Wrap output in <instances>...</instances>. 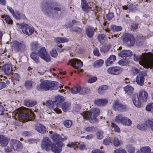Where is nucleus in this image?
<instances>
[{"label": "nucleus", "mask_w": 153, "mask_h": 153, "mask_svg": "<svg viewBox=\"0 0 153 153\" xmlns=\"http://www.w3.org/2000/svg\"><path fill=\"white\" fill-rule=\"evenodd\" d=\"M103 131L101 130L98 131L96 133L97 138L98 139L100 140L103 138Z\"/></svg>", "instance_id": "43"}, {"label": "nucleus", "mask_w": 153, "mask_h": 153, "mask_svg": "<svg viewBox=\"0 0 153 153\" xmlns=\"http://www.w3.org/2000/svg\"><path fill=\"white\" fill-rule=\"evenodd\" d=\"M81 7L83 10L85 11L91 8V7L88 5L87 3H86L85 0H82L81 1Z\"/></svg>", "instance_id": "31"}, {"label": "nucleus", "mask_w": 153, "mask_h": 153, "mask_svg": "<svg viewBox=\"0 0 153 153\" xmlns=\"http://www.w3.org/2000/svg\"><path fill=\"white\" fill-rule=\"evenodd\" d=\"M10 144L11 146L14 150L18 151L21 150L22 147L21 143L18 140H12Z\"/></svg>", "instance_id": "17"}, {"label": "nucleus", "mask_w": 153, "mask_h": 153, "mask_svg": "<svg viewBox=\"0 0 153 153\" xmlns=\"http://www.w3.org/2000/svg\"><path fill=\"white\" fill-rule=\"evenodd\" d=\"M45 104L49 108L53 110L56 113L59 114L61 113V110L59 109V105L56 104L54 101L48 100L46 102Z\"/></svg>", "instance_id": "11"}, {"label": "nucleus", "mask_w": 153, "mask_h": 153, "mask_svg": "<svg viewBox=\"0 0 153 153\" xmlns=\"http://www.w3.org/2000/svg\"><path fill=\"white\" fill-rule=\"evenodd\" d=\"M12 46L14 50L18 51H22L25 48V46L24 44L19 43L17 41H15L13 42Z\"/></svg>", "instance_id": "18"}, {"label": "nucleus", "mask_w": 153, "mask_h": 153, "mask_svg": "<svg viewBox=\"0 0 153 153\" xmlns=\"http://www.w3.org/2000/svg\"><path fill=\"white\" fill-rule=\"evenodd\" d=\"M128 152L130 153H133L135 151V149L134 147L129 146L128 147Z\"/></svg>", "instance_id": "59"}, {"label": "nucleus", "mask_w": 153, "mask_h": 153, "mask_svg": "<svg viewBox=\"0 0 153 153\" xmlns=\"http://www.w3.org/2000/svg\"><path fill=\"white\" fill-rule=\"evenodd\" d=\"M97 78L96 76H93L90 78L88 80L89 83H92L97 81Z\"/></svg>", "instance_id": "55"}, {"label": "nucleus", "mask_w": 153, "mask_h": 153, "mask_svg": "<svg viewBox=\"0 0 153 153\" xmlns=\"http://www.w3.org/2000/svg\"><path fill=\"white\" fill-rule=\"evenodd\" d=\"M51 144L52 142L50 138L47 137H45L41 141V147L47 151H49L50 150Z\"/></svg>", "instance_id": "6"}, {"label": "nucleus", "mask_w": 153, "mask_h": 153, "mask_svg": "<svg viewBox=\"0 0 153 153\" xmlns=\"http://www.w3.org/2000/svg\"><path fill=\"white\" fill-rule=\"evenodd\" d=\"M70 104L68 102H64L62 106V110L66 112L69 110Z\"/></svg>", "instance_id": "41"}, {"label": "nucleus", "mask_w": 153, "mask_h": 153, "mask_svg": "<svg viewBox=\"0 0 153 153\" xmlns=\"http://www.w3.org/2000/svg\"><path fill=\"white\" fill-rule=\"evenodd\" d=\"M3 68L4 70V73L7 75L11 74L12 71L11 66L10 65L7 64L5 65L3 67Z\"/></svg>", "instance_id": "26"}, {"label": "nucleus", "mask_w": 153, "mask_h": 153, "mask_svg": "<svg viewBox=\"0 0 153 153\" xmlns=\"http://www.w3.org/2000/svg\"><path fill=\"white\" fill-rule=\"evenodd\" d=\"M38 44L37 42H32L31 44V49L33 51H35L38 47Z\"/></svg>", "instance_id": "49"}, {"label": "nucleus", "mask_w": 153, "mask_h": 153, "mask_svg": "<svg viewBox=\"0 0 153 153\" xmlns=\"http://www.w3.org/2000/svg\"><path fill=\"white\" fill-rule=\"evenodd\" d=\"M123 41L128 45L133 46L134 44L135 39L132 36L127 33L123 38Z\"/></svg>", "instance_id": "14"}, {"label": "nucleus", "mask_w": 153, "mask_h": 153, "mask_svg": "<svg viewBox=\"0 0 153 153\" xmlns=\"http://www.w3.org/2000/svg\"><path fill=\"white\" fill-rule=\"evenodd\" d=\"M111 126L112 129L114 130L115 131L119 132L120 131V128L114 123H111Z\"/></svg>", "instance_id": "51"}, {"label": "nucleus", "mask_w": 153, "mask_h": 153, "mask_svg": "<svg viewBox=\"0 0 153 153\" xmlns=\"http://www.w3.org/2000/svg\"><path fill=\"white\" fill-rule=\"evenodd\" d=\"M145 123L147 126L151 128L153 131V120H148L146 121Z\"/></svg>", "instance_id": "38"}, {"label": "nucleus", "mask_w": 153, "mask_h": 153, "mask_svg": "<svg viewBox=\"0 0 153 153\" xmlns=\"http://www.w3.org/2000/svg\"><path fill=\"white\" fill-rule=\"evenodd\" d=\"M115 121L118 123H121L123 125L130 126L132 124V121L128 118L123 117L121 114H119L116 116Z\"/></svg>", "instance_id": "5"}, {"label": "nucleus", "mask_w": 153, "mask_h": 153, "mask_svg": "<svg viewBox=\"0 0 153 153\" xmlns=\"http://www.w3.org/2000/svg\"><path fill=\"white\" fill-rule=\"evenodd\" d=\"M100 113V110L98 108L91 109L90 111H87L81 114L84 118H88L91 123H96L98 120L97 117Z\"/></svg>", "instance_id": "3"}, {"label": "nucleus", "mask_w": 153, "mask_h": 153, "mask_svg": "<svg viewBox=\"0 0 153 153\" xmlns=\"http://www.w3.org/2000/svg\"><path fill=\"white\" fill-rule=\"evenodd\" d=\"M86 130L90 132H94L95 131V129L94 127L92 126L88 127L86 128Z\"/></svg>", "instance_id": "61"}, {"label": "nucleus", "mask_w": 153, "mask_h": 153, "mask_svg": "<svg viewBox=\"0 0 153 153\" xmlns=\"http://www.w3.org/2000/svg\"><path fill=\"white\" fill-rule=\"evenodd\" d=\"M124 90L125 92L128 94H131L134 91L133 88L129 85L125 87L124 88Z\"/></svg>", "instance_id": "33"}, {"label": "nucleus", "mask_w": 153, "mask_h": 153, "mask_svg": "<svg viewBox=\"0 0 153 153\" xmlns=\"http://www.w3.org/2000/svg\"><path fill=\"white\" fill-rule=\"evenodd\" d=\"M132 54V52L130 50H123L118 53L119 56L122 57L131 56Z\"/></svg>", "instance_id": "21"}, {"label": "nucleus", "mask_w": 153, "mask_h": 153, "mask_svg": "<svg viewBox=\"0 0 153 153\" xmlns=\"http://www.w3.org/2000/svg\"><path fill=\"white\" fill-rule=\"evenodd\" d=\"M30 57L31 58L33 59L36 63H38L39 62V60L37 57L35 52H32L30 54Z\"/></svg>", "instance_id": "37"}, {"label": "nucleus", "mask_w": 153, "mask_h": 153, "mask_svg": "<svg viewBox=\"0 0 153 153\" xmlns=\"http://www.w3.org/2000/svg\"><path fill=\"white\" fill-rule=\"evenodd\" d=\"M70 30L71 31H75L76 32L80 33L81 32L82 30L81 28L79 27H75L71 28Z\"/></svg>", "instance_id": "53"}, {"label": "nucleus", "mask_w": 153, "mask_h": 153, "mask_svg": "<svg viewBox=\"0 0 153 153\" xmlns=\"http://www.w3.org/2000/svg\"><path fill=\"white\" fill-rule=\"evenodd\" d=\"M147 75L146 71H142L137 76L136 82L137 84L140 86H143L144 85L145 78L144 76Z\"/></svg>", "instance_id": "13"}, {"label": "nucleus", "mask_w": 153, "mask_h": 153, "mask_svg": "<svg viewBox=\"0 0 153 153\" xmlns=\"http://www.w3.org/2000/svg\"><path fill=\"white\" fill-rule=\"evenodd\" d=\"M139 97L143 101L146 102L147 100L148 93L145 91H141L139 93Z\"/></svg>", "instance_id": "27"}, {"label": "nucleus", "mask_w": 153, "mask_h": 153, "mask_svg": "<svg viewBox=\"0 0 153 153\" xmlns=\"http://www.w3.org/2000/svg\"><path fill=\"white\" fill-rule=\"evenodd\" d=\"M104 63V61L102 59H99L95 61L93 65L95 68H98L102 65Z\"/></svg>", "instance_id": "34"}, {"label": "nucleus", "mask_w": 153, "mask_h": 153, "mask_svg": "<svg viewBox=\"0 0 153 153\" xmlns=\"http://www.w3.org/2000/svg\"><path fill=\"white\" fill-rule=\"evenodd\" d=\"M72 124L71 121L70 120H65L63 122V124L64 126L67 128H70Z\"/></svg>", "instance_id": "47"}, {"label": "nucleus", "mask_w": 153, "mask_h": 153, "mask_svg": "<svg viewBox=\"0 0 153 153\" xmlns=\"http://www.w3.org/2000/svg\"><path fill=\"white\" fill-rule=\"evenodd\" d=\"M132 100L133 103L135 106L138 108L141 106V103L137 95H135L133 96Z\"/></svg>", "instance_id": "22"}, {"label": "nucleus", "mask_w": 153, "mask_h": 153, "mask_svg": "<svg viewBox=\"0 0 153 153\" xmlns=\"http://www.w3.org/2000/svg\"><path fill=\"white\" fill-rule=\"evenodd\" d=\"M114 145L115 146H118L121 143V141H119L117 138H114L113 141Z\"/></svg>", "instance_id": "52"}, {"label": "nucleus", "mask_w": 153, "mask_h": 153, "mask_svg": "<svg viewBox=\"0 0 153 153\" xmlns=\"http://www.w3.org/2000/svg\"><path fill=\"white\" fill-rule=\"evenodd\" d=\"M108 102V100L105 99H100L95 100L94 103L99 106H103L105 105Z\"/></svg>", "instance_id": "20"}, {"label": "nucleus", "mask_w": 153, "mask_h": 153, "mask_svg": "<svg viewBox=\"0 0 153 153\" xmlns=\"http://www.w3.org/2000/svg\"><path fill=\"white\" fill-rule=\"evenodd\" d=\"M78 144V143H70L67 144V146H69L71 148L77 147Z\"/></svg>", "instance_id": "57"}, {"label": "nucleus", "mask_w": 153, "mask_h": 153, "mask_svg": "<svg viewBox=\"0 0 153 153\" xmlns=\"http://www.w3.org/2000/svg\"><path fill=\"white\" fill-rule=\"evenodd\" d=\"M134 60L135 61L140 60L141 65L146 68H151L153 66V54L150 52L142 53L140 56L134 55Z\"/></svg>", "instance_id": "1"}, {"label": "nucleus", "mask_w": 153, "mask_h": 153, "mask_svg": "<svg viewBox=\"0 0 153 153\" xmlns=\"http://www.w3.org/2000/svg\"><path fill=\"white\" fill-rule=\"evenodd\" d=\"M99 42L102 44L106 40V37L103 34H100L98 36Z\"/></svg>", "instance_id": "39"}, {"label": "nucleus", "mask_w": 153, "mask_h": 153, "mask_svg": "<svg viewBox=\"0 0 153 153\" xmlns=\"http://www.w3.org/2000/svg\"><path fill=\"white\" fill-rule=\"evenodd\" d=\"M54 2L52 0H48L43 3V11L47 15L50 17L53 16L54 13L53 9L52 7L54 6Z\"/></svg>", "instance_id": "4"}, {"label": "nucleus", "mask_w": 153, "mask_h": 153, "mask_svg": "<svg viewBox=\"0 0 153 153\" xmlns=\"http://www.w3.org/2000/svg\"><path fill=\"white\" fill-rule=\"evenodd\" d=\"M38 54L39 57L46 62H48L50 61V56L44 47H43L39 51Z\"/></svg>", "instance_id": "7"}, {"label": "nucleus", "mask_w": 153, "mask_h": 153, "mask_svg": "<svg viewBox=\"0 0 153 153\" xmlns=\"http://www.w3.org/2000/svg\"><path fill=\"white\" fill-rule=\"evenodd\" d=\"M86 33L87 36L89 38H92L93 36L94 31L92 27L88 26L86 29Z\"/></svg>", "instance_id": "24"}, {"label": "nucleus", "mask_w": 153, "mask_h": 153, "mask_svg": "<svg viewBox=\"0 0 153 153\" xmlns=\"http://www.w3.org/2000/svg\"><path fill=\"white\" fill-rule=\"evenodd\" d=\"M94 54L97 56H99L100 55V53L97 48H95L93 51Z\"/></svg>", "instance_id": "63"}, {"label": "nucleus", "mask_w": 153, "mask_h": 153, "mask_svg": "<svg viewBox=\"0 0 153 153\" xmlns=\"http://www.w3.org/2000/svg\"><path fill=\"white\" fill-rule=\"evenodd\" d=\"M112 108L115 111H122L126 108V106L121 104L119 100H116L114 101Z\"/></svg>", "instance_id": "12"}, {"label": "nucleus", "mask_w": 153, "mask_h": 153, "mask_svg": "<svg viewBox=\"0 0 153 153\" xmlns=\"http://www.w3.org/2000/svg\"><path fill=\"white\" fill-rule=\"evenodd\" d=\"M108 86L107 85H103L100 86L98 89V92L99 94L103 93L104 91L108 89Z\"/></svg>", "instance_id": "35"}, {"label": "nucleus", "mask_w": 153, "mask_h": 153, "mask_svg": "<svg viewBox=\"0 0 153 153\" xmlns=\"http://www.w3.org/2000/svg\"><path fill=\"white\" fill-rule=\"evenodd\" d=\"M68 65H71L74 68H78L82 66V62L78 59H73L70 60Z\"/></svg>", "instance_id": "16"}, {"label": "nucleus", "mask_w": 153, "mask_h": 153, "mask_svg": "<svg viewBox=\"0 0 153 153\" xmlns=\"http://www.w3.org/2000/svg\"><path fill=\"white\" fill-rule=\"evenodd\" d=\"M141 152L142 153H149L151 152V149L149 146L142 147L141 149Z\"/></svg>", "instance_id": "45"}, {"label": "nucleus", "mask_w": 153, "mask_h": 153, "mask_svg": "<svg viewBox=\"0 0 153 153\" xmlns=\"http://www.w3.org/2000/svg\"><path fill=\"white\" fill-rule=\"evenodd\" d=\"M114 16L112 13H109L106 15V17L108 20H111L114 17Z\"/></svg>", "instance_id": "62"}, {"label": "nucleus", "mask_w": 153, "mask_h": 153, "mask_svg": "<svg viewBox=\"0 0 153 153\" xmlns=\"http://www.w3.org/2000/svg\"><path fill=\"white\" fill-rule=\"evenodd\" d=\"M116 59L115 55H112L110 56L109 58L107 59L105 61V64L107 66H109L113 64Z\"/></svg>", "instance_id": "23"}, {"label": "nucleus", "mask_w": 153, "mask_h": 153, "mask_svg": "<svg viewBox=\"0 0 153 153\" xmlns=\"http://www.w3.org/2000/svg\"><path fill=\"white\" fill-rule=\"evenodd\" d=\"M33 115L30 109L22 107L16 112L15 116L19 118L20 120H22V122H25L32 120V118H31Z\"/></svg>", "instance_id": "2"}, {"label": "nucleus", "mask_w": 153, "mask_h": 153, "mask_svg": "<svg viewBox=\"0 0 153 153\" xmlns=\"http://www.w3.org/2000/svg\"><path fill=\"white\" fill-rule=\"evenodd\" d=\"M63 145V143L61 141L57 142L51 144L50 149L55 153H59L62 151V147Z\"/></svg>", "instance_id": "9"}, {"label": "nucleus", "mask_w": 153, "mask_h": 153, "mask_svg": "<svg viewBox=\"0 0 153 153\" xmlns=\"http://www.w3.org/2000/svg\"><path fill=\"white\" fill-rule=\"evenodd\" d=\"M81 89V87L79 86H77L71 88V92L72 94H76L80 92Z\"/></svg>", "instance_id": "32"}, {"label": "nucleus", "mask_w": 153, "mask_h": 153, "mask_svg": "<svg viewBox=\"0 0 153 153\" xmlns=\"http://www.w3.org/2000/svg\"><path fill=\"white\" fill-rule=\"evenodd\" d=\"M114 153H127V152L124 149H119L115 150Z\"/></svg>", "instance_id": "58"}, {"label": "nucleus", "mask_w": 153, "mask_h": 153, "mask_svg": "<svg viewBox=\"0 0 153 153\" xmlns=\"http://www.w3.org/2000/svg\"><path fill=\"white\" fill-rule=\"evenodd\" d=\"M41 83L37 86L39 91H48L50 90V81L40 80Z\"/></svg>", "instance_id": "10"}, {"label": "nucleus", "mask_w": 153, "mask_h": 153, "mask_svg": "<svg viewBox=\"0 0 153 153\" xmlns=\"http://www.w3.org/2000/svg\"><path fill=\"white\" fill-rule=\"evenodd\" d=\"M51 137L54 141H57V142H58V140H60L62 141H64L67 139V137H65L63 138L61 137L60 136L57 134H54L51 136Z\"/></svg>", "instance_id": "25"}, {"label": "nucleus", "mask_w": 153, "mask_h": 153, "mask_svg": "<svg viewBox=\"0 0 153 153\" xmlns=\"http://www.w3.org/2000/svg\"><path fill=\"white\" fill-rule=\"evenodd\" d=\"M33 84V82L32 81L30 80L26 81L25 84V87L28 89H30L31 87Z\"/></svg>", "instance_id": "46"}, {"label": "nucleus", "mask_w": 153, "mask_h": 153, "mask_svg": "<svg viewBox=\"0 0 153 153\" xmlns=\"http://www.w3.org/2000/svg\"><path fill=\"white\" fill-rule=\"evenodd\" d=\"M50 90L58 89V83L57 82L50 81Z\"/></svg>", "instance_id": "28"}, {"label": "nucleus", "mask_w": 153, "mask_h": 153, "mask_svg": "<svg viewBox=\"0 0 153 153\" xmlns=\"http://www.w3.org/2000/svg\"><path fill=\"white\" fill-rule=\"evenodd\" d=\"M20 29L22 30V32L27 35H31L34 31L33 28L31 27L26 24H21L19 25Z\"/></svg>", "instance_id": "8"}, {"label": "nucleus", "mask_w": 153, "mask_h": 153, "mask_svg": "<svg viewBox=\"0 0 153 153\" xmlns=\"http://www.w3.org/2000/svg\"><path fill=\"white\" fill-rule=\"evenodd\" d=\"M110 45H106L103 46L100 48V50L101 52L105 53L107 51L110 49Z\"/></svg>", "instance_id": "48"}, {"label": "nucleus", "mask_w": 153, "mask_h": 153, "mask_svg": "<svg viewBox=\"0 0 153 153\" xmlns=\"http://www.w3.org/2000/svg\"><path fill=\"white\" fill-rule=\"evenodd\" d=\"M111 29L113 31H119L121 30L122 28L120 26H116L114 25L111 26Z\"/></svg>", "instance_id": "44"}, {"label": "nucleus", "mask_w": 153, "mask_h": 153, "mask_svg": "<svg viewBox=\"0 0 153 153\" xmlns=\"http://www.w3.org/2000/svg\"><path fill=\"white\" fill-rule=\"evenodd\" d=\"M50 54H51L52 56L53 57H55L57 55V52L54 49H53L50 51Z\"/></svg>", "instance_id": "56"}, {"label": "nucleus", "mask_w": 153, "mask_h": 153, "mask_svg": "<svg viewBox=\"0 0 153 153\" xmlns=\"http://www.w3.org/2000/svg\"><path fill=\"white\" fill-rule=\"evenodd\" d=\"M132 71L134 75H136L140 72V70L137 69L136 68H133Z\"/></svg>", "instance_id": "64"}, {"label": "nucleus", "mask_w": 153, "mask_h": 153, "mask_svg": "<svg viewBox=\"0 0 153 153\" xmlns=\"http://www.w3.org/2000/svg\"><path fill=\"white\" fill-rule=\"evenodd\" d=\"M8 142V139L4 137L0 143V144H1L2 146H5L7 145Z\"/></svg>", "instance_id": "40"}, {"label": "nucleus", "mask_w": 153, "mask_h": 153, "mask_svg": "<svg viewBox=\"0 0 153 153\" xmlns=\"http://www.w3.org/2000/svg\"><path fill=\"white\" fill-rule=\"evenodd\" d=\"M119 64L122 65H126L128 64L127 60L125 59H122L118 62Z\"/></svg>", "instance_id": "50"}, {"label": "nucleus", "mask_w": 153, "mask_h": 153, "mask_svg": "<svg viewBox=\"0 0 153 153\" xmlns=\"http://www.w3.org/2000/svg\"><path fill=\"white\" fill-rule=\"evenodd\" d=\"M19 76L17 73L13 74L12 76V80L13 82H15L19 80Z\"/></svg>", "instance_id": "42"}, {"label": "nucleus", "mask_w": 153, "mask_h": 153, "mask_svg": "<svg viewBox=\"0 0 153 153\" xmlns=\"http://www.w3.org/2000/svg\"><path fill=\"white\" fill-rule=\"evenodd\" d=\"M123 71L122 69L120 67L115 66L111 67L108 69L107 72L112 75H117L121 73Z\"/></svg>", "instance_id": "15"}, {"label": "nucleus", "mask_w": 153, "mask_h": 153, "mask_svg": "<svg viewBox=\"0 0 153 153\" xmlns=\"http://www.w3.org/2000/svg\"><path fill=\"white\" fill-rule=\"evenodd\" d=\"M34 128L37 131L41 133H44L46 130L45 127L39 123L36 124L35 125Z\"/></svg>", "instance_id": "19"}, {"label": "nucleus", "mask_w": 153, "mask_h": 153, "mask_svg": "<svg viewBox=\"0 0 153 153\" xmlns=\"http://www.w3.org/2000/svg\"><path fill=\"white\" fill-rule=\"evenodd\" d=\"M111 143V140L110 138L105 139L103 141V143L105 145H108Z\"/></svg>", "instance_id": "60"}, {"label": "nucleus", "mask_w": 153, "mask_h": 153, "mask_svg": "<svg viewBox=\"0 0 153 153\" xmlns=\"http://www.w3.org/2000/svg\"><path fill=\"white\" fill-rule=\"evenodd\" d=\"M146 110L151 113H153V102L149 103L146 107Z\"/></svg>", "instance_id": "36"}, {"label": "nucleus", "mask_w": 153, "mask_h": 153, "mask_svg": "<svg viewBox=\"0 0 153 153\" xmlns=\"http://www.w3.org/2000/svg\"><path fill=\"white\" fill-rule=\"evenodd\" d=\"M5 20L6 22L8 24H12L13 21L10 19V17L6 15L5 18Z\"/></svg>", "instance_id": "54"}, {"label": "nucleus", "mask_w": 153, "mask_h": 153, "mask_svg": "<svg viewBox=\"0 0 153 153\" xmlns=\"http://www.w3.org/2000/svg\"><path fill=\"white\" fill-rule=\"evenodd\" d=\"M24 104L25 106L28 107H32L36 104V102L35 101H32L26 100L24 101Z\"/></svg>", "instance_id": "29"}, {"label": "nucleus", "mask_w": 153, "mask_h": 153, "mask_svg": "<svg viewBox=\"0 0 153 153\" xmlns=\"http://www.w3.org/2000/svg\"><path fill=\"white\" fill-rule=\"evenodd\" d=\"M64 97L61 96H57L55 98V100L54 101L56 104L59 105V109L60 108V103L62 102L64 100Z\"/></svg>", "instance_id": "30"}]
</instances>
